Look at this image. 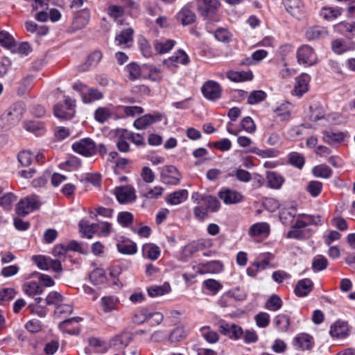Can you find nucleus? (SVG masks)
<instances>
[{
  "label": "nucleus",
  "instance_id": "f257e3e1",
  "mask_svg": "<svg viewBox=\"0 0 355 355\" xmlns=\"http://www.w3.org/2000/svg\"><path fill=\"white\" fill-rule=\"evenodd\" d=\"M76 101L69 96H64V103H58L53 106V114L60 120H69L74 116Z\"/></svg>",
  "mask_w": 355,
  "mask_h": 355
},
{
  "label": "nucleus",
  "instance_id": "f03ea898",
  "mask_svg": "<svg viewBox=\"0 0 355 355\" xmlns=\"http://www.w3.org/2000/svg\"><path fill=\"white\" fill-rule=\"evenodd\" d=\"M41 206L39 196L33 194L20 199L16 205L15 211L18 216L24 217Z\"/></svg>",
  "mask_w": 355,
  "mask_h": 355
},
{
  "label": "nucleus",
  "instance_id": "7ed1b4c3",
  "mask_svg": "<svg viewBox=\"0 0 355 355\" xmlns=\"http://www.w3.org/2000/svg\"><path fill=\"white\" fill-rule=\"evenodd\" d=\"M72 150L84 157H92L97 153V146L89 137H86L74 142L71 146Z\"/></svg>",
  "mask_w": 355,
  "mask_h": 355
},
{
  "label": "nucleus",
  "instance_id": "20e7f679",
  "mask_svg": "<svg viewBox=\"0 0 355 355\" xmlns=\"http://www.w3.org/2000/svg\"><path fill=\"white\" fill-rule=\"evenodd\" d=\"M160 169V181L168 185H178L182 175L178 169L173 165H166Z\"/></svg>",
  "mask_w": 355,
  "mask_h": 355
},
{
  "label": "nucleus",
  "instance_id": "39448f33",
  "mask_svg": "<svg viewBox=\"0 0 355 355\" xmlns=\"http://www.w3.org/2000/svg\"><path fill=\"white\" fill-rule=\"evenodd\" d=\"M196 1L198 12L205 18L214 17L220 6L218 0H196Z\"/></svg>",
  "mask_w": 355,
  "mask_h": 355
},
{
  "label": "nucleus",
  "instance_id": "423d86ee",
  "mask_svg": "<svg viewBox=\"0 0 355 355\" xmlns=\"http://www.w3.org/2000/svg\"><path fill=\"white\" fill-rule=\"evenodd\" d=\"M31 280L25 286V291L28 295L41 294L44 286V275L35 272L31 274Z\"/></svg>",
  "mask_w": 355,
  "mask_h": 355
},
{
  "label": "nucleus",
  "instance_id": "0eeeda50",
  "mask_svg": "<svg viewBox=\"0 0 355 355\" xmlns=\"http://www.w3.org/2000/svg\"><path fill=\"white\" fill-rule=\"evenodd\" d=\"M296 56L300 64L312 66L318 62L317 55L314 49L307 44L302 45L298 48Z\"/></svg>",
  "mask_w": 355,
  "mask_h": 355
},
{
  "label": "nucleus",
  "instance_id": "6e6552de",
  "mask_svg": "<svg viewBox=\"0 0 355 355\" xmlns=\"http://www.w3.org/2000/svg\"><path fill=\"white\" fill-rule=\"evenodd\" d=\"M222 91L220 84L214 80H207L201 88L203 96L211 101L219 99L221 97Z\"/></svg>",
  "mask_w": 355,
  "mask_h": 355
},
{
  "label": "nucleus",
  "instance_id": "1a4fd4ad",
  "mask_svg": "<svg viewBox=\"0 0 355 355\" xmlns=\"http://www.w3.org/2000/svg\"><path fill=\"white\" fill-rule=\"evenodd\" d=\"M90 19V12L88 9H83L77 12L73 17L71 26L67 28L68 33H73L85 28Z\"/></svg>",
  "mask_w": 355,
  "mask_h": 355
},
{
  "label": "nucleus",
  "instance_id": "9d476101",
  "mask_svg": "<svg viewBox=\"0 0 355 355\" xmlns=\"http://www.w3.org/2000/svg\"><path fill=\"white\" fill-rule=\"evenodd\" d=\"M164 116L163 114L155 112L153 114H147L137 119L133 125L137 130H144L150 125L161 121Z\"/></svg>",
  "mask_w": 355,
  "mask_h": 355
},
{
  "label": "nucleus",
  "instance_id": "9b49d317",
  "mask_svg": "<svg viewBox=\"0 0 355 355\" xmlns=\"http://www.w3.org/2000/svg\"><path fill=\"white\" fill-rule=\"evenodd\" d=\"M83 320L80 317H73L66 319L59 323V328L64 333L70 335L77 336L80 332L79 322Z\"/></svg>",
  "mask_w": 355,
  "mask_h": 355
},
{
  "label": "nucleus",
  "instance_id": "f8f14e48",
  "mask_svg": "<svg viewBox=\"0 0 355 355\" xmlns=\"http://www.w3.org/2000/svg\"><path fill=\"white\" fill-rule=\"evenodd\" d=\"M331 49L338 55L352 51L355 50V42L347 38H338L331 42Z\"/></svg>",
  "mask_w": 355,
  "mask_h": 355
},
{
  "label": "nucleus",
  "instance_id": "ddd939ff",
  "mask_svg": "<svg viewBox=\"0 0 355 355\" xmlns=\"http://www.w3.org/2000/svg\"><path fill=\"white\" fill-rule=\"evenodd\" d=\"M350 333V328L348 322L338 320L331 325L329 334L331 337L338 339L347 338Z\"/></svg>",
  "mask_w": 355,
  "mask_h": 355
},
{
  "label": "nucleus",
  "instance_id": "4468645a",
  "mask_svg": "<svg viewBox=\"0 0 355 355\" xmlns=\"http://www.w3.org/2000/svg\"><path fill=\"white\" fill-rule=\"evenodd\" d=\"M219 331L223 335L228 336L232 340H239L243 336L244 333L241 327L230 323L220 325Z\"/></svg>",
  "mask_w": 355,
  "mask_h": 355
},
{
  "label": "nucleus",
  "instance_id": "2eb2a0df",
  "mask_svg": "<svg viewBox=\"0 0 355 355\" xmlns=\"http://www.w3.org/2000/svg\"><path fill=\"white\" fill-rule=\"evenodd\" d=\"M293 344L296 348L303 351L311 350L314 346V340L311 335L301 333L294 338Z\"/></svg>",
  "mask_w": 355,
  "mask_h": 355
},
{
  "label": "nucleus",
  "instance_id": "dca6fc26",
  "mask_svg": "<svg viewBox=\"0 0 355 355\" xmlns=\"http://www.w3.org/2000/svg\"><path fill=\"white\" fill-rule=\"evenodd\" d=\"M116 249L123 254L133 255L137 252V246L135 242L121 236L116 243Z\"/></svg>",
  "mask_w": 355,
  "mask_h": 355
},
{
  "label": "nucleus",
  "instance_id": "f3484780",
  "mask_svg": "<svg viewBox=\"0 0 355 355\" xmlns=\"http://www.w3.org/2000/svg\"><path fill=\"white\" fill-rule=\"evenodd\" d=\"M102 57L103 53L101 51L95 50L92 51L87 55L86 61L78 66L79 71H87L96 67L102 59Z\"/></svg>",
  "mask_w": 355,
  "mask_h": 355
},
{
  "label": "nucleus",
  "instance_id": "a211bd4d",
  "mask_svg": "<svg viewBox=\"0 0 355 355\" xmlns=\"http://www.w3.org/2000/svg\"><path fill=\"white\" fill-rule=\"evenodd\" d=\"M25 28L37 44H40L42 42L44 36V26H39L32 21H26L25 22Z\"/></svg>",
  "mask_w": 355,
  "mask_h": 355
},
{
  "label": "nucleus",
  "instance_id": "6ab92c4d",
  "mask_svg": "<svg viewBox=\"0 0 355 355\" xmlns=\"http://www.w3.org/2000/svg\"><path fill=\"white\" fill-rule=\"evenodd\" d=\"M218 197L226 205L239 203L243 200V198L241 193L230 189L220 191L218 192Z\"/></svg>",
  "mask_w": 355,
  "mask_h": 355
},
{
  "label": "nucleus",
  "instance_id": "aec40b11",
  "mask_svg": "<svg viewBox=\"0 0 355 355\" xmlns=\"http://www.w3.org/2000/svg\"><path fill=\"white\" fill-rule=\"evenodd\" d=\"M334 31L352 40L355 36V22L341 21L334 26Z\"/></svg>",
  "mask_w": 355,
  "mask_h": 355
},
{
  "label": "nucleus",
  "instance_id": "412c9836",
  "mask_svg": "<svg viewBox=\"0 0 355 355\" xmlns=\"http://www.w3.org/2000/svg\"><path fill=\"white\" fill-rule=\"evenodd\" d=\"M286 10L293 17L299 18L303 12L304 5L301 0H282Z\"/></svg>",
  "mask_w": 355,
  "mask_h": 355
},
{
  "label": "nucleus",
  "instance_id": "4be33fe9",
  "mask_svg": "<svg viewBox=\"0 0 355 355\" xmlns=\"http://www.w3.org/2000/svg\"><path fill=\"white\" fill-rule=\"evenodd\" d=\"M313 283L311 279L305 278L300 279L295 285L294 293L297 297L307 296L313 290Z\"/></svg>",
  "mask_w": 355,
  "mask_h": 355
},
{
  "label": "nucleus",
  "instance_id": "5701e85b",
  "mask_svg": "<svg viewBox=\"0 0 355 355\" xmlns=\"http://www.w3.org/2000/svg\"><path fill=\"white\" fill-rule=\"evenodd\" d=\"M310 79L309 75L306 73H302L296 78L294 92L297 96H302L308 91Z\"/></svg>",
  "mask_w": 355,
  "mask_h": 355
},
{
  "label": "nucleus",
  "instance_id": "b1692460",
  "mask_svg": "<svg viewBox=\"0 0 355 355\" xmlns=\"http://www.w3.org/2000/svg\"><path fill=\"white\" fill-rule=\"evenodd\" d=\"M328 35V31L322 26H312L306 31V37L308 40H320L324 39Z\"/></svg>",
  "mask_w": 355,
  "mask_h": 355
},
{
  "label": "nucleus",
  "instance_id": "393cba45",
  "mask_svg": "<svg viewBox=\"0 0 355 355\" xmlns=\"http://www.w3.org/2000/svg\"><path fill=\"white\" fill-rule=\"evenodd\" d=\"M142 256L150 260H157L160 256L159 248L154 243H145L141 248Z\"/></svg>",
  "mask_w": 355,
  "mask_h": 355
},
{
  "label": "nucleus",
  "instance_id": "a878e982",
  "mask_svg": "<svg viewBox=\"0 0 355 355\" xmlns=\"http://www.w3.org/2000/svg\"><path fill=\"white\" fill-rule=\"evenodd\" d=\"M266 180L268 187L273 189H279L285 182L284 177L276 171H267Z\"/></svg>",
  "mask_w": 355,
  "mask_h": 355
},
{
  "label": "nucleus",
  "instance_id": "bb28decb",
  "mask_svg": "<svg viewBox=\"0 0 355 355\" xmlns=\"http://www.w3.org/2000/svg\"><path fill=\"white\" fill-rule=\"evenodd\" d=\"M116 193V197L120 204H126L135 200L136 196L134 190L128 188V187H122Z\"/></svg>",
  "mask_w": 355,
  "mask_h": 355
},
{
  "label": "nucleus",
  "instance_id": "cd10ccee",
  "mask_svg": "<svg viewBox=\"0 0 355 355\" xmlns=\"http://www.w3.org/2000/svg\"><path fill=\"white\" fill-rule=\"evenodd\" d=\"M177 18L183 26H187L193 24L196 17L191 10L185 6L178 13Z\"/></svg>",
  "mask_w": 355,
  "mask_h": 355
},
{
  "label": "nucleus",
  "instance_id": "c85d7f7f",
  "mask_svg": "<svg viewBox=\"0 0 355 355\" xmlns=\"http://www.w3.org/2000/svg\"><path fill=\"white\" fill-rule=\"evenodd\" d=\"M147 67V64H143L140 67L136 62H131L126 67V71L129 73V79L130 80H135L141 78V74L144 75L145 68Z\"/></svg>",
  "mask_w": 355,
  "mask_h": 355
},
{
  "label": "nucleus",
  "instance_id": "c756f323",
  "mask_svg": "<svg viewBox=\"0 0 355 355\" xmlns=\"http://www.w3.org/2000/svg\"><path fill=\"white\" fill-rule=\"evenodd\" d=\"M89 280L95 286H101L106 283L107 276L105 270L101 268L94 269L89 274Z\"/></svg>",
  "mask_w": 355,
  "mask_h": 355
},
{
  "label": "nucleus",
  "instance_id": "7c9ffc66",
  "mask_svg": "<svg viewBox=\"0 0 355 355\" xmlns=\"http://www.w3.org/2000/svg\"><path fill=\"white\" fill-rule=\"evenodd\" d=\"M188 191L180 189L170 193L166 198L167 203L176 205L182 203L188 198Z\"/></svg>",
  "mask_w": 355,
  "mask_h": 355
},
{
  "label": "nucleus",
  "instance_id": "2f4dec72",
  "mask_svg": "<svg viewBox=\"0 0 355 355\" xmlns=\"http://www.w3.org/2000/svg\"><path fill=\"white\" fill-rule=\"evenodd\" d=\"M227 78L235 83L251 80L253 78V74L251 71H230L227 73Z\"/></svg>",
  "mask_w": 355,
  "mask_h": 355
},
{
  "label": "nucleus",
  "instance_id": "473e14b6",
  "mask_svg": "<svg viewBox=\"0 0 355 355\" xmlns=\"http://www.w3.org/2000/svg\"><path fill=\"white\" fill-rule=\"evenodd\" d=\"M24 128L28 132L34 133L35 135L39 136L42 135L44 129V123L33 119L24 122Z\"/></svg>",
  "mask_w": 355,
  "mask_h": 355
},
{
  "label": "nucleus",
  "instance_id": "72a5a7b5",
  "mask_svg": "<svg viewBox=\"0 0 355 355\" xmlns=\"http://www.w3.org/2000/svg\"><path fill=\"white\" fill-rule=\"evenodd\" d=\"M97 224H89L87 220H81L78 223L80 232L82 233L83 237L92 239L93 234L95 232L97 227Z\"/></svg>",
  "mask_w": 355,
  "mask_h": 355
},
{
  "label": "nucleus",
  "instance_id": "f704fd0d",
  "mask_svg": "<svg viewBox=\"0 0 355 355\" xmlns=\"http://www.w3.org/2000/svg\"><path fill=\"white\" fill-rule=\"evenodd\" d=\"M103 98V94L96 88L88 87L85 96H83V102L88 104Z\"/></svg>",
  "mask_w": 355,
  "mask_h": 355
},
{
  "label": "nucleus",
  "instance_id": "c9c22d12",
  "mask_svg": "<svg viewBox=\"0 0 355 355\" xmlns=\"http://www.w3.org/2000/svg\"><path fill=\"white\" fill-rule=\"evenodd\" d=\"M122 132V136L130 140L137 146H144L146 145L144 137L139 133H133L128 131L125 129L117 130L118 134Z\"/></svg>",
  "mask_w": 355,
  "mask_h": 355
},
{
  "label": "nucleus",
  "instance_id": "e433bc0d",
  "mask_svg": "<svg viewBox=\"0 0 355 355\" xmlns=\"http://www.w3.org/2000/svg\"><path fill=\"white\" fill-rule=\"evenodd\" d=\"M345 135L341 132H329L324 131L323 132V141L329 144H334L340 143L344 140Z\"/></svg>",
  "mask_w": 355,
  "mask_h": 355
},
{
  "label": "nucleus",
  "instance_id": "4c0bfd02",
  "mask_svg": "<svg viewBox=\"0 0 355 355\" xmlns=\"http://www.w3.org/2000/svg\"><path fill=\"white\" fill-rule=\"evenodd\" d=\"M175 42L173 40H166L164 42L155 40L154 42L155 50L159 54H164L170 51L174 46Z\"/></svg>",
  "mask_w": 355,
  "mask_h": 355
},
{
  "label": "nucleus",
  "instance_id": "58836bf2",
  "mask_svg": "<svg viewBox=\"0 0 355 355\" xmlns=\"http://www.w3.org/2000/svg\"><path fill=\"white\" fill-rule=\"evenodd\" d=\"M202 202L211 212H217L220 208V202L218 199L211 195H206L202 198Z\"/></svg>",
  "mask_w": 355,
  "mask_h": 355
},
{
  "label": "nucleus",
  "instance_id": "ea45409f",
  "mask_svg": "<svg viewBox=\"0 0 355 355\" xmlns=\"http://www.w3.org/2000/svg\"><path fill=\"white\" fill-rule=\"evenodd\" d=\"M274 322L279 331L286 332L290 326V317L286 314H279L275 318Z\"/></svg>",
  "mask_w": 355,
  "mask_h": 355
},
{
  "label": "nucleus",
  "instance_id": "a19ab883",
  "mask_svg": "<svg viewBox=\"0 0 355 355\" xmlns=\"http://www.w3.org/2000/svg\"><path fill=\"white\" fill-rule=\"evenodd\" d=\"M342 11L340 8L324 7L320 11V15L325 19L332 20L341 15Z\"/></svg>",
  "mask_w": 355,
  "mask_h": 355
},
{
  "label": "nucleus",
  "instance_id": "79ce46f5",
  "mask_svg": "<svg viewBox=\"0 0 355 355\" xmlns=\"http://www.w3.org/2000/svg\"><path fill=\"white\" fill-rule=\"evenodd\" d=\"M170 291V286L168 284H165L162 286H152L147 288L148 294L151 297L162 296L168 293Z\"/></svg>",
  "mask_w": 355,
  "mask_h": 355
},
{
  "label": "nucleus",
  "instance_id": "37998d69",
  "mask_svg": "<svg viewBox=\"0 0 355 355\" xmlns=\"http://www.w3.org/2000/svg\"><path fill=\"white\" fill-rule=\"evenodd\" d=\"M312 173L318 178H329L332 175V170L325 164H320L313 168Z\"/></svg>",
  "mask_w": 355,
  "mask_h": 355
},
{
  "label": "nucleus",
  "instance_id": "c03bdc74",
  "mask_svg": "<svg viewBox=\"0 0 355 355\" xmlns=\"http://www.w3.org/2000/svg\"><path fill=\"white\" fill-rule=\"evenodd\" d=\"M117 303L118 300L114 296H105L101 298V304L105 313L115 310Z\"/></svg>",
  "mask_w": 355,
  "mask_h": 355
},
{
  "label": "nucleus",
  "instance_id": "a18cd8bd",
  "mask_svg": "<svg viewBox=\"0 0 355 355\" xmlns=\"http://www.w3.org/2000/svg\"><path fill=\"white\" fill-rule=\"evenodd\" d=\"M234 299L237 301L243 300V296H236L234 291H228L224 293L218 301V304L221 307H227L230 305V301L232 299Z\"/></svg>",
  "mask_w": 355,
  "mask_h": 355
},
{
  "label": "nucleus",
  "instance_id": "49530a36",
  "mask_svg": "<svg viewBox=\"0 0 355 355\" xmlns=\"http://www.w3.org/2000/svg\"><path fill=\"white\" fill-rule=\"evenodd\" d=\"M269 225L266 223H257L252 225L249 230V234L253 236H261L269 232Z\"/></svg>",
  "mask_w": 355,
  "mask_h": 355
},
{
  "label": "nucleus",
  "instance_id": "de8ad7c7",
  "mask_svg": "<svg viewBox=\"0 0 355 355\" xmlns=\"http://www.w3.org/2000/svg\"><path fill=\"white\" fill-rule=\"evenodd\" d=\"M134 31L131 28L122 30L121 33L115 37V41L118 42V44H128L133 40Z\"/></svg>",
  "mask_w": 355,
  "mask_h": 355
},
{
  "label": "nucleus",
  "instance_id": "09e8293b",
  "mask_svg": "<svg viewBox=\"0 0 355 355\" xmlns=\"http://www.w3.org/2000/svg\"><path fill=\"white\" fill-rule=\"evenodd\" d=\"M328 266L327 259L321 254H318L313 259L312 269L314 272H319L327 268Z\"/></svg>",
  "mask_w": 355,
  "mask_h": 355
},
{
  "label": "nucleus",
  "instance_id": "8fccbe9b",
  "mask_svg": "<svg viewBox=\"0 0 355 355\" xmlns=\"http://www.w3.org/2000/svg\"><path fill=\"white\" fill-rule=\"evenodd\" d=\"M0 45L8 49L16 46V42L12 36L7 31H0Z\"/></svg>",
  "mask_w": 355,
  "mask_h": 355
},
{
  "label": "nucleus",
  "instance_id": "3c124183",
  "mask_svg": "<svg viewBox=\"0 0 355 355\" xmlns=\"http://www.w3.org/2000/svg\"><path fill=\"white\" fill-rule=\"evenodd\" d=\"M282 306V300L277 295H272L265 304V308L272 311H278Z\"/></svg>",
  "mask_w": 355,
  "mask_h": 355
},
{
  "label": "nucleus",
  "instance_id": "603ef678",
  "mask_svg": "<svg viewBox=\"0 0 355 355\" xmlns=\"http://www.w3.org/2000/svg\"><path fill=\"white\" fill-rule=\"evenodd\" d=\"M267 97V94L262 90L252 91L248 96V103L250 105L258 104L263 101Z\"/></svg>",
  "mask_w": 355,
  "mask_h": 355
},
{
  "label": "nucleus",
  "instance_id": "864d4df0",
  "mask_svg": "<svg viewBox=\"0 0 355 355\" xmlns=\"http://www.w3.org/2000/svg\"><path fill=\"white\" fill-rule=\"evenodd\" d=\"M307 226V223L306 221L297 219L295 223L292 225V230L289 231L287 233L288 238H292L295 239H300L301 238V235L299 232H297V230H300L304 228Z\"/></svg>",
  "mask_w": 355,
  "mask_h": 355
},
{
  "label": "nucleus",
  "instance_id": "5fc2aeb1",
  "mask_svg": "<svg viewBox=\"0 0 355 355\" xmlns=\"http://www.w3.org/2000/svg\"><path fill=\"white\" fill-rule=\"evenodd\" d=\"M288 162L297 168H302L305 159L302 155L297 152H292L288 154Z\"/></svg>",
  "mask_w": 355,
  "mask_h": 355
},
{
  "label": "nucleus",
  "instance_id": "6e6d98bb",
  "mask_svg": "<svg viewBox=\"0 0 355 355\" xmlns=\"http://www.w3.org/2000/svg\"><path fill=\"white\" fill-rule=\"evenodd\" d=\"M164 188L160 186H155L146 192L140 191L141 196L150 200L158 199L163 193Z\"/></svg>",
  "mask_w": 355,
  "mask_h": 355
},
{
  "label": "nucleus",
  "instance_id": "4d7b16f0",
  "mask_svg": "<svg viewBox=\"0 0 355 355\" xmlns=\"http://www.w3.org/2000/svg\"><path fill=\"white\" fill-rule=\"evenodd\" d=\"M133 220V214L129 211H121L118 214L117 221L123 227H129Z\"/></svg>",
  "mask_w": 355,
  "mask_h": 355
},
{
  "label": "nucleus",
  "instance_id": "13d9d810",
  "mask_svg": "<svg viewBox=\"0 0 355 355\" xmlns=\"http://www.w3.org/2000/svg\"><path fill=\"white\" fill-rule=\"evenodd\" d=\"M204 288L211 291L213 295L216 294L222 289L223 285L217 280L214 279H208L202 282Z\"/></svg>",
  "mask_w": 355,
  "mask_h": 355
},
{
  "label": "nucleus",
  "instance_id": "bf43d9fd",
  "mask_svg": "<svg viewBox=\"0 0 355 355\" xmlns=\"http://www.w3.org/2000/svg\"><path fill=\"white\" fill-rule=\"evenodd\" d=\"M223 269V265L220 261H211L204 264L202 272L216 273L220 272Z\"/></svg>",
  "mask_w": 355,
  "mask_h": 355
},
{
  "label": "nucleus",
  "instance_id": "052dcab7",
  "mask_svg": "<svg viewBox=\"0 0 355 355\" xmlns=\"http://www.w3.org/2000/svg\"><path fill=\"white\" fill-rule=\"evenodd\" d=\"M207 146L216 148V149L225 152L229 150L232 147V143L229 139L224 138L214 142H209Z\"/></svg>",
  "mask_w": 355,
  "mask_h": 355
},
{
  "label": "nucleus",
  "instance_id": "680f3d73",
  "mask_svg": "<svg viewBox=\"0 0 355 355\" xmlns=\"http://www.w3.org/2000/svg\"><path fill=\"white\" fill-rule=\"evenodd\" d=\"M52 270L56 274H59L62 271V267L60 259H53L46 257V271Z\"/></svg>",
  "mask_w": 355,
  "mask_h": 355
},
{
  "label": "nucleus",
  "instance_id": "e2e57ef3",
  "mask_svg": "<svg viewBox=\"0 0 355 355\" xmlns=\"http://www.w3.org/2000/svg\"><path fill=\"white\" fill-rule=\"evenodd\" d=\"M227 177L236 176V179L241 182H248L251 180V174L244 169L238 168L227 174Z\"/></svg>",
  "mask_w": 355,
  "mask_h": 355
},
{
  "label": "nucleus",
  "instance_id": "0e129e2a",
  "mask_svg": "<svg viewBox=\"0 0 355 355\" xmlns=\"http://www.w3.org/2000/svg\"><path fill=\"white\" fill-rule=\"evenodd\" d=\"M310 115L309 119L311 121L316 122L324 116V111L323 107L318 105H311L309 107Z\"/></svg>",
  "mask_w": 355,
  "mask_h": 355
},
{
  "label": "nucleus",
  "instance_id": "69168bd1",
  "mask_svg": "<svg viewBox=\"0 0 355 355\" xmlns=\"http://www.w3.org/2000/svg\"><path fill=\"white\" fill-rule=\"evenodd\" d=\"M60 167L65 169L64 166H67L66 168L68 171H75L80 168L81 166V160L75 156L70 157L64 162L60 164Z\"/></svg>",
  "mask_w": 355,
  "mask_h": 355
},
{
  "label": "nucleus",
  "instance_id": "338daca9",
  "mask_svg": "<svg viewBox=\"0 0 355 355\" xmlns=\"http://www.w3.org/2000/svg\"><path fill=\"white\" fill-rule=\"evenodd\" d=\"M139 49L141 54L146 58H150L153 55V50L151 45L148 41L144 37L139 39L138 41Z\"/></svg>",
  "mask_w": 355,
  "mask_h": 355
},
{
  "label": "nucleus",
  "instance_id": "774afa93",
  "mask_svg": "<svg viewBox=\"0 0 355 355\" xmlns=\"http://www.w3.org/2000/svg\"><path fill=\"white\" fill-rule=\"evenodd\" d=\"M62 301L63 296L57 291H51L46 297V305H54L56 307Z\"/></svg>",
  "mask_w": 355,
  "mask_h": 355
}]
</instances>
